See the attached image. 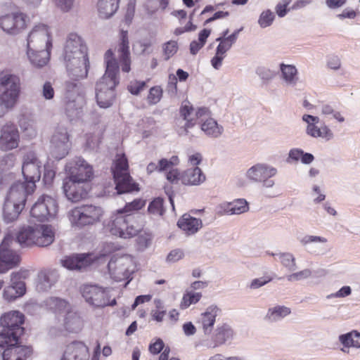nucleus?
Returning <instances> with one entry per match:
<instances>
[{
  "instance_id": "f257e3e1",
  "label": "nucleus",
  "mask_w": 360,
  "mask_h": 360,
  "mask_svg": "<svg viewBox=\"0 0 360 360\" xmlns=\"http://www.w3.org/2000/svg\"><path fill=\"white\" fill-rule=\"evenodd\" d=\"M45 307L54 315V321L50 333L56 335L67 333H78L82 330L84 323L77 312L65 300L51 297L44 301Z\"/></svg>"
},
{
  "instance_id": "f03ea898",
  "label": "nucleus",
  "mask_w": 360,
  "mask_h": 360,
  "mask_svg": "<svg viewBox=\"0 0 360 360\" xmlns=\"http://www.w3.org/2000/svg\"><path fill=\"white\" fill-rule=\"evenodd\" d=\"M104 59L106 70L96 84V96L98 105L107 108L112 105L115 98L114 88L118 83L117 75L119 67L111 50L105 52Z\"/></svg>"
},
{
  "instance_id": "7ed1b4c3",
  "label": "nucleus",
  "mask_w": 360,
  "mask_h": 360,
  "mask_svg": "<svg viewBox=\"0 0 360 360\" xmlns=\"http://www.w3.org/2000/svg\"><path fill=\"white\" fill-rule=\"evenodd\" d=\"M24 315L18 311L5 313L0 319V347L13 342L23 332Z\"/></svg>"
},
{
  "instance_id": "20e7f679",
  "label": "nucleus",
  "mask_w": 360,
  "mask_h": 360,
  "mask_svg": "<svg viewBox=\"0 0 360 360\" xmlns=\"http://www.w3.org/2000/svg\"><path fill=\"white\" fill-rule=\"evenodd\" d=\"M112 172L118 194L139 190L129 175L128 161L124 154L117 155Z\"/></svg>"
},
{
  "instance_id": "39448f33",
  "label": "nucleus",
  "mask_w": 360,
  "mask_h": 360,
  "mask_svg": "<svg viewBox=\"0 0 360 360\" xmlns=\"http://www.w3.org/2000/svg\"><path fill=\"white\" fill-rule=\"evenodd\" d=\"M103 214L104 211L101 207L84 205L71 210L68 217L72 226L81 228L99 222Z\"/></svg>"
},
{
  "instance_id": "423d86ee",
  "label": "nucleus",
  "mask_w": 360,
  "mask_h": 360,
  "mask_svg": "<svg viewBox=\"0 0 360 360\" xmlns=\"http://www.w3.org/2000/svg\"><path fill=\"white\" fill-rule=\"evenodd\" d=\"M65 110L70 120L79 117L84 104V97L82 86L78 83H65Z\"/></svg>"
},
{
  "instance_id": "0eeeda50",
  "label": "nucleus",
  "mask_w": 360,
  "mask_h": 360,
  "mask_svg": "<svg viewBox=\"0 0 360 360\" xmlns=\"http://www.w3.org/2000/svg\"><path fill=\"white\" fill-rule=\"evenodd\" d=\"M108 272L110 278L121 281L129 278L135 271L134 258L128 255H113L108 262Z\"/></svg>"
},
{
  "instance_id": "6e6552de",
  "label": "nucleus",
  "mask_w": 360,
  "mask_h": 360,
  "mask_svg": "<svg viewBox=\"0 0 360 360\" xmlns=\"http://www.w3.org/2000/svg\"><path fill=\"white\" fill-rule=\"evenodd\" d=\"M85 301L95 307H105L116 304L115 298H112L111 290L97 285H85L82 290Z\"/></svg>"
},
{
  "instance_id": "1a4fd4ad",
  "label": "nucleus",
  "mask_w": 360,
  "mask_h": 360,
  "mask_svg": "<svg viewBox=\"0 0 360 360\" xmlns=\"http://www.w3.org/2000/svg\"><path fill=\"white\" fill-rule=\"evenodd\" d=\"M15 240L10 233H5L0 245V274H4L18 265L20 256L15 250Z\"/></svg>"
},
{
  "instance_id": "9d476101",
  "label": "nucleus",
  "mask_w": 360,
  "mask_h": 360,
  "mask_svg": "<svg viewBox=\"0 0 360 360\" xmlns=\"http://www.w3.org/2000/svg\"><path fill=\"white\" fill-rule=\"evenodd\" d=\"M66 178L81 184H89L94 177L93 167L81 157H75L65 165Z\"/></svg>"
},
{
  "instance_id": "9b49d317",
  "label": "nucleus",
  "mask_w": 360,
  "mask_h": 360,
  "mask_svg": "<svg viewBox=\"0 0 360 360\" xmlns=\"http://www.w3.org/2000/svg\"><path fill=\"white\" fill-rule=\"evenodd\" d=\"M52 41L51 32L49 26L38 24L34 26L27 34L25 50L52 49Z\"/></svg>"
},
{
  "instance_id": "f8f14e48",
  "label": "nucleus",
  "mask_w": 360,
  "mask_h": 360,
  "mask_svg": "<svg viewBox=\"0 0 360 360\" xmlns=\"http://www.w3.org/2000/svg\"><path fill=\"white\" fill-rule=\"evenodd\" d=\"M208 112L205 108L195 110L189 102H184L179 112V117L176 120L177 131L179 135H186L188 129L195 124L198 117Z\"/></svg>"
},
{
  "instance_id": "ddd939ff",
  "label": "nucleus",
  "mask_w": 360,
  "mask_h": 360,
  "mask_svg": "<svg viewBox=\"0 0 360 360\" xmlns=\"http://www.w3.org/2000/svg\"><path fill=\"white\" fill-rule=\"evenodd\" d=\"M41 167L42 162L34 153H30L23 157L22 173L25 182L28 184L29 191H34L35 183L41 178Z\"/></svg>"
},
{
  "instance_id": "4468645a",
  "label": "nucleus",
  "mask_w": 360,
  "mask_h": 360,
  "mask_svg": "<svg viewBox=\"0 0 360 360\" xmlns=\"http://www.w3.org/2000/svg\"><path fill=\"white\" fill-rule=\"evenodd\" d=\"M58 212L56 200L48 195L39 196L30 210V215L39 221L49 220Z\"/></svg>"
},
{
  "instance_id": "2eb2a0df",
  "label": "nucleus",
  "mask_w": 360,
  "mask_h": 360,
  "mask_svg": "<svg viewBox=\"0 0 360 360\" xmlns=\"http://www.w3.org/2000/svg\"><path fill=\"white\" fill-rule=\"evenodd\" d=\"M29 274L27 270H20L11 274L10 284L6 286L3 291V297L6 300L13 301L25 293L26 287L22 279H25Z\"/></svg>"
},
{
  "instance_id": "dca6fc26",
  "label": "nucleus",
  "mask_w": 360,
  "mask_h": 360,
  "mask_svg": "<svg viewBox=\"0 0 360 360\" xmlns=\"http://www.w3.org/2000/svg\"><path fill=\"white\" fill-rule=\"evenodd\" d=\"M70 147L68 129L65 127L57 128L51 140V155L53 158L60 160L68 154Z\"/></svg>"
},
{
  "instance_id": "f3484780",
  "label": "nucleus",
  "mask_w": 360,
  "mask_h": 360,
  "mask_svg": "<svg viewBox=\"0 0 360 360\" xmlns=\"http://www.w3.org/2000/svg\"><path fill=\"white\" fill-rule=\"evenodd\" d=\"M68 74L74 80L87 76L89 67L88 55L63 58Z\"/></svg>"
},
{
  "instance_id": "a211bd4d",
  "label": "nucleus",
  "mask_w": 360,
  "mask_h": 360,
  "mask_svg": "<svg viewBox=\"0 0 360 360\" xmlns=\"http://www.w3.org/2000/svg\"><path fill=\"white\" fill-rule=\"evenodd\" d=\"M20 141L18 127L11 122H6L0 129V150L9 151L18 147Z\"/></svg>"
},
{
  "instance_id": "6ab92c4d",
  "label": "nucleus",
  "mask_w": 360,
  "mask_h": 360,
  "mask_svg": "<svg viewBox=\"0 0 360 360\" xmlns=\"http://www.w3.org/2000/svg\"><path fill=\"white\" fill-rule=\"evenodd\" d=\"M89 189V184H81L66 177L63 180V193L67 199L72 202H77L85 198Z\"/></svg>"
},
{
  "instance_id": "aec40b11",
  "label": "nucleus",
  "mask_w": 360,
  "mask_h": 360,
  "mask_svg": "<svg viewBox=\"0 0 360 360\" xmlns=\"http://www.w3.org/2000/svg\"><path fill=\"white\" fill-rule=\"evenodd\" d=\"M302 120L307 123L306 133L313 138H321L329 141L333 138V133L329 127L323 124L320 127L317 126L319 122V117L310 115H304Z\"/></svg>"
},
{
  "instance_id": "412c9836",
  "label": "nucleus",
  "mask_w": 360,
  "mask_h": 360,
  "mask_svg": "<svg viewBox=\"0 0 360 360\" xmlns=\"http://www.w3.org/2000/svg\"><path fill=\"white\" fill-rule=\"evenodd\" d=\"M87 55V47L83 39L77 33L68 34L63 49V58Z\"/></svg>"
},
{
  "instance_id": "4be33fe9",
  "label": "nucleus",
  "mask_w": 360,
  "mask_h": 360,
  "mask_svg": "<svg viewBox=\"0 0 360 360\" xmlns=\"http://www.w3.org/2000/svg\"><path fill=\"white\" fill-rule=\"evenodd\" d=\"M300 243L310 254L323 255L327 252L326 238L314 235H305L299 239Z\"/></svg>"
},
{
  "instance_id": "5701e85b",
  "label": "nucleus",
  "mask_w": 360,
  "mask_h": 360,
  "mask_svg": "<svg viewBox=\"0 0 360 360\" xmlns=\"http://www.w3.org/2000/svg\"><path fill=\"white\" fill-rule=\"evenodd\" d=\"M129 219H133V214H124L121 211L116 210L105 222V227L107 231L112 236L117 237L128 236V232H123L122 226H125V220Z\"/></svg>"
},
{
  "instance_id": "b1692460",
  "label": "nucleus",
  "mask_w": 360,
  "mask_h": 360,
  "mask_svg": "<svg viewBox=\"0 0 360 360\" xmlns=\"http://www.w3.org/2000/svg\"><path fill=\"white\" fill-rule=\"evenodd\" d=\"M277 174L276 168L265 163H257L245 172L246 179L251 183H259L265 177H273Z\"/></svg>"
},
{
  "instance_id": "393cba45",
  "label": "nucleus",
  "mask_w": 360,
  "mask_h": 360,
  "mask_svg": "<svg viewBox=\"0 0 360 360\" xmlns=\"http://www.w3.org/2000/svg\"><path fill=\"white\" fill-rule=\"evenodd\" d=\"M18 338L11 342H7L3 352L4 360H25L32 354V349L26 346L18 344Z\"/></svg>"
},
{
  "instance_id": "a878e982",
  "label": "nucleus",
  "mask_w": 360,
  "mask_h": 360,
  "mask_svg": "<svg viewBox=\"0 0 360 360\" xmlns=\"http://www.w3.org/2000/svg\"><path fill=\"white\" fill-rule=\"evenodd\" d=\"M25 25V16L22 13H13L0 18V27L4 32L10 34H17Z\"/></svg>"
},
{
  "instance_id": "bb28decb",
  "label": "nucleus",
  "mask_w": 360,
  "mask_h": 360,
  "mask_svg": "<svg viewBox=\"0 0 360 360\" xmlns=\"http://www.w3.org/2000/svg\"><path fill=\"white\" fill-rule=\"evenodd\" d=\"M221 309L215 304L207 307L198 318V323L205 334H210L213 330L216 319L221 314Z\"/></svg>"
},
{
  "instance_id": "cd10ccee",
  "label": "nucleus",
  "mask_w": 360,
  "mask_h": 360,
  "mask_svg": "<svg viewBox=\"0 0 360 360\" xmlns=\"http://www.w3.org/2000/svg\"><path fill=\"white\" fill-rule=\"evenodd\" d=\"M6 233H10L15 240V245H20L22 248L37 245L35 225L24 226L18 233L8 231Z\"/></svg>"
},
{
  "instance_id": "c85d7f7f",
  "label": "nucleus",
  "mask_w": 360,
  "mask_h": 360,
  "mask_svg": "<svg viewBox=\"0 0 360 360\" xmlns=\"http://www.w3.org/2000/svg\"><path fill=\"white\" fill-rule=\"evenodd\" d=\"M88 347L82 342L75 341L69 344L60 360H89Z\"/></svg>"
},
{
  "instance_id": "c756f323",
  "label": "nucleus",
  "mask_w": 360,
  "mask_h": 360,
  "mask_svg": "<svg viewBox=\"0 0 360 360\" xmlns=\"http://www.w3.org/2000/svg\"><path fill=\"white\" fill-rule=\"evenodd\" d=\"M92 261L91 255L81 254L64 257L60 260V264L69 270H82L89 266Z\"/></svg>"
},
{
  "instance_id": "7c9ffc66",
  "label": "nucleus",
  "mask_w": 360,
  "mask_h": 360,
  "mask_svg": "<svg viewBox=\"0 0 360 360\" xmlns=\"http://www.w3.org/2000/svg\"><path fill=\"white\" fill-rule=\"evenodd\" d=\"M51 49H32L25 50V56L30 63L38 68L46 65L49 61Z\"/></svg>"
},
{
  "instance_id": "2f4dec72",
  "label": "nucleus",
  "mask_w": 360,
  "mask_h": 360,
  "mask_svg": "<svg viewBox=\"0 0 360 360\" xmlns=\"http://www.w3.org/2000/svg\"><path fill=\"white\" fill-rule=\"evenodd\" d=\"M33 192L28 191V184L27 182L18 181L11 186L6 201L19 203L25 206L26 196Z\"/></svg>"
},
{
  "instance_id": "473e14b6",
  "label": "nucleus",
  "mask_w": 360,
  "mask_h": 360,
  "mask_svg": "<svg viewBox=\"0 0 360 360\" xmlns=\"http://www.w3.org/2000/svg\"><path fill=\"white\" fill-rule=\"evenodd\" d=\"M20 79L8 72L0 73V91H5L20 95Z\"/></svg>"
},
{
  "instance_id": "72a5a7b5",
  "label": "nucleus",
  "mask_w": 360,
  "mask_h": 360,
  "mask_svg": "<svg viewBox=\"0 0 360 360\" xmlns=\"http://www.w3.org/2000/svg\"><path fill=\"white\" fill-rule=\"evenodd\" d=\"M37 245L46 247L50 245L55 239V231L53 227L46 224H35Z\"/></svg>"
},
{
  "instance_id": "f704fd0d",
  "label": "nucleus",
  "mask_w": 360,
  "mask_h": 360,
  "mask_svg": "<svg viewBox=\"0 0 360 360\" xmlns=\"http://www.w3.org/2000/svg\"><path fill=\"white\" fill-rule=\"evenodd\" d=\"M291 309L285 305L276 304L268 308L264 319L269 323L281 321L291 314Z\"/></svg>"
},
{
  "instance_id": "c9c22d12",
  "label": "nucleus",
  "mask_w": 360,
  "mask_h": 360,
  "mask_svg": "<svg viewBox=\"0 0 360 360\" xmlns=\"http://www.w3.org/2000/svg\"><path fill=\"white\" fill-rule=\"evenodd\" d=\"M205 181V176L198 167L189 168L181 175V182L184 185L198 186Z\"/></svg>"
},
{
  "instance_id": "e433bc0d",
  "label": "nucleus",
  "mask_w": 360,
  "mask_h": 360,
  "mask_svg": "<svg viewBox=\"0 0 360 360\" xmlns=\"http://www.w3.org/2000/svg\"><path fill=\"white\" fill-rule=\"evenodd\" d=\"M280 70L283 85L287 87H295L299 81L298 71L296 67L293 65L281 63Z\"/></svg>"
},
{
  "instance_id": "4c0bfd02",
  "label": "nucleus",
  "mask_w": 360,
  "mask_h": 360,
  "mask_svg": "<svg viewBox=\"0 0 360 360\" xmlns=\"http://www.w3.org/2000/svg\"><path fill=\"white\" fill-rule=\"evenodd\" d=\"M178 226L188 235L198 232L202 226L201 219L184 214L178 221Z\"/></svg>"
},
{
  "instance_id": "58836bf2",
  "label": "nucleus",
  "mask_w": 360,
  "mask_h": 360,
  "mask_svg": "<svg viewBox=\"0 0 360 360\" xmlns=\"http://www.w3.org/2000/svg\"><path fill=\"white\" fill-rule=\"evenodd\" d=\"M129 40L127 32H122V41L118 49L122 70L124 72L130 71V53L129 50Z\"/></svg>"
},
{
  "instance_id": "ea45409f",
  "label": "nucleus",
  "mask_w": 360,
  "mask_h": 360,
  "mask_svg": "<svg viewBox=\"0 0 360 360\" xmlns=\"http://www.w3.org/2000/svg\"><path fill=\"white\" fill-rule=\"evenodd\" d=\"M233 331L226 323L218 326L213 336V347H217L225 344L227 341L232 340Z\"/></svg>"
},
{
  "instance_id": "a19ab883",
  "label": "nucleus",
  "mask_w": 360,
  "mask_h": 360,
  "mask_svg": "<svg viewBox=\"0 0 360 360\" xmlns=\"http://www.w3.org/2000/svg\"><path fill=\"white\" fill-rule=\"evenodd\" d=\"M143 228V224L140 215L133 214V219L125 220V226H122L124 233L128 232V236H120L119 238L127 239L136 236Z\"/></svg>"
},
{
  "instance_id": "79ce46f5",
  "label": "nucleus",
  "mask_w": 360,
  "mask_h": 360,
  "mask_svg": "<svg viewBox=\"0 0 360 360\" xmlns=\"http://www.w3.org/2000/svg\"><path fill=\"white\" fill-rule=\"evenodd\" d=\"M120 0H98L97 8L101 18L107 19L117 11Z\"/></svg>"
},
{
  "instance_id": "37998d69",
  "label": "nucleus",
  "mask_w": 360,
  "mask_h": 360,
  "mask_svg": "<svg viewBox=\"0 0 360 360\" xmlns=\"http://www.w3.org/2000/svg\"><path fill=\"white\" fill-rule=\"evenodd\" d=\"M202 131L208 136L212 138H218L224 133V127L222 125L212 117H209L204 120L201 124Z\"/></svg>"
},
{
  "instance_id": "c03bdc74",
  "label": "nucleus",
  "mask_w": 360,
  "mask_h": 360,
  "mask_svg": "<svg viewBox=\"0 0 360 360\" xmlns=\"http://www.w3.org/2000/svg\"><path fill=\"white\" fill-rule=\"evenodd\" d=\"M224 211L229 215L240 214L248 211V202L243 198L237 199L231 202H226L222 205Z\"/></svg>"
},
{
  "instance_id": "a18cd8bd",
  "label": "nucleus",
  "mask_w": 360,
  "mask_h": 360,
  "mask_svg": "<svg viewBox=\"0 0 360 360\" xmlns=\"http://www.w3.org/2000/svg\"><path fill=\"white\" fill-rule=\"evenodd\" d=\"M23 208L21 204L6 201L3 210L4 221L9 223L16 220Z\"/></svg>"
},
{
  "instance_id": "49530a36",
  "label": "nucleus",
  "mask_w": 360,
  "mask_h": 360,
  "mask_svg": "<svg viewBox=\"0 0 360 360\" xmlns=\"http://www.w3.org/2000/svg\"><path fill=\"white\" fill-rule=\"evenodd\" d=\"M59 274L56 270H50L40 276V281L37 285L39 290L46 291L54 285L58 281Z\"/></svg>"
},
{
  "instance_id": "de8ad7c7",
  "label": "nucleus",
  "mask_w": 360,
  "mask_h": 360,
  "mask_svg": "<svg viewBox=\"0 0 360 360\" xmlns=\"http://www.w3.org/2000/svg\"><path fill=\"white\" fill-rule=\"evenodd\" d=\"M272 256H276L281 266L287 271L293 272L297 269L296 259L293 254L286 252H279L277 254L271 253Z\"/></svg>"
},
{
  "instance_id": "09e8293b",
  "label": "nucleus",
  "mask_w": 360,
  "mask_h": 360,
  "mask_svg": "<svg viewBox=\"0 0 360 360\" xmlns=\"http://www.w3.org/2000/svg\"><path fill=\"white\" fill-rule=\"evenodd\" d=\"M271 177H265L263 181L259 183L262 184V195L268 198H276L279 195L278 191L276 188H274L275 181L271 179Z\"/></svg>"
},
{
  "instance_id": "8fccbe9b",
  "label": "nucleus",
  "mask_w": 360,
  "mask_h": 360,
  "mask_svg": "<svg viewBox=\"0 0 360 360\" xmlns=\"http://www.w3.org/2000/svg\"><path fill=\"white\" fill-rule=\"evenodd\" d=\"M202 297V293L195 292L193 290H187L186 292L184 294L181 302V309H187L191 304H196L200 301Z\"/></svg>"
},
{
  "instance_id": "3c124183",
  "label": "nucleus",
  "mask_w": 360,
  "mask_h": 360,
  "mask_svg": "<svg viewBox=\"0 0 360 360\" xmlns=\"http://www.w3.org/2000/svg\"><path fill=\"white\" fill-rule=\"evenodd\" d=\"M211 31L207 29L202 30L198 35V41H193L190 44V51L193 55L196 54L198 51L205 45Z\"/></svg>"
},
{
  "instance_id": "603ef678",
  "label": "nucleus",
  "mask_w": 360,
  "mask_h": 360,
  "mask_svg": "<svg viewBox=\"0 0 360 360\" xmlns=\"http://www.w3.org/2000/svg\"><path fill=\"white\" fill-rule=\"evenodd\" d=\"M321 114L326 117L333 118L339 122H345V117L342 115L341 112L335 110L332 105L328 104H323L320 107Z\"/></svg>"
},
{
  "instance_id": "864d4df0",
  "label": "nucleus",
  "mask_w": 360,
  "mask_h": 360,
  "mask_svg": "<svg viewBox=\"0 0 360 360\" xmlns=\"http://www.w3.org/2000/svg\"><path fill=\"white\" fill-rule=\"evenodd\" d=\"M20 96V95L19 94L11 92L0 91V99L11 110H13L18 104Z\"/></svg>"
},
{
  "instance_id": "5fc2aeb1",
  "label": "nucleus",
  "mask_w": 360,
  "mask_h": 360,
  "mask_svg": "<svg viewBox=\"0 0 360 360\" xmlns=\"http://www.w3.org/2000/svg\"><path fill=\"white\" fill-rule=\"evenodd\" d=\"M217 41H219V44L217 47L216 51L219 52L221 55H225L226 53L231 48L233 44H234V37H232V39H230L227 37H218L216 39Z\"/></svg>"
},
{
  "instance_id": "6e6d98bb",
  "label": "nucleus",
  "mask_w": 360,
  "mask_h": 360,
  "mask_svg": "<svg viewBox=\"0 0 360 360\" xmlns=\"http://www.w3.org/2000/svg\"><path fill=\"white\" fill-rule=\"evenodd\" d=\"M145 200L141 199H136L131 202L127 203L124 208L117 210L121 211V212L124 214H132L131 212L141 210L145 206Z\"/></svg>"
},
{
  "instance_id": "4d7b16f0",
  "label": "nucleus",
  "mask_w": 360,
  "mask_h": 360,
  "mask_svg": "<svg viewBox=\"0 0 360 360\" xmlns=\"http://www.w3.org/2000/svg\"><path fill=\"white\" fill-rule=\"evenodd\" d=\"M275 19L274 13L269 9L264 11L258 19V24L262 28H266L272 25Z\"/></svg>"
},
{
  "instance_id": "13d9d810",
  "label": "nucleus",
  "mask_w": 360,
  "mask_h": 360,
  "mask_svg": "<svg viewBox=\"0 0 360 360\" xmlns=\"http://www.w3.org/2000/svg\"><path fill=\"white\" fill-rule=\"evenodd\" d=\"M311 276V271L309 269L293 272L286 276V279L289 282H297L309 278Z\"/></svg>"
},
{
  "instance_id": "bf43d9fd",
  "label": "nucleus",
  "mask_w": 360,
  "mask_h": 360,
  "mask_svg": "<svg viewBox=\"0 0 360 360\" xmlns=\"http://www.w3.org/2000/svg\"><path fill=\"white\" fill-rule=\"evenodd\" d=\"M162 89L159 86H155L149 90L148 95L147 96V101L150 105L157 104L162 98Z\"/></svg>"
},
{
  "instance_id": "052dcab7",
  "label": "nucleus",
  "mask_w": 360,
  "mask_h": 360,
  "mask_svg": "<svg viewBox=\"0 0 360 360\" xmlns=\"http://www.w3.org/2000/svg\"><path fill=\"white\" fill-rule=\"evenodd\" d=\"M16 157L13 153H8L0 158V169L6 171L12 168L15 162Z\"/></svg>"
},
{
  "instance_id": "680f3d73",
  "label": "nucleus",
  "mask_w": 360,
  "mask_h": 360,
  "mask_svg": "<svg viewBox=\"0 0 360 360\" xmlns=\"http://www.w3.org/2000/svg\"><path fill=\"white\" fill-rule=\"evenodd\" d=\"M148 211L153 215H162L163 214V200L161 198H155L150 203Z\"/></svg>"
},
{
  "instance_id": "e2e57ef3",
  "label": "nucleus",
  "mask_w": 360,
  "mask_h": 360,
  "mask_svg": "<svg viewBox=\"0 0 360 360\" xmlns=\"http://www.w3.org/2000/svg\"><path fill=\"white\" fill-rule=\"evenodd\" d=\"M179 164V159L178 156L173 155L169 160L163 158L159 161V169L160 171H167L174 166Z\"/></svg>"
},
{
  "instance_id": "0e129e2a",
  "label": "nucleus",
  "mask_w": 360,
  "mask_h": 360,
  "mask_svg": "<svg viewBox=\"0 0 360 360\" xmlns=\"http://www.w3.org/2000/svg\"><path fill=\"white\" fill-rule=\"evenodd\" d=\"M146 86V83L144 81L133 80L131 81L128 85L129 91L133 95H139Z\"/></svg>"
},
{
  "instance_id": "69168bd1",
  "label": "nucleus",
  "mask_w": 360,
  "mask_h": 360,
  "mask_svg": "<svg viewBox=\"0 0 360 360\" xmlns=\"http://www.w3.org/2000/svg\"><path fill=\"white\" fill-rule=\"evenodd\" d=\"M53 2L60 11L68 13L73 8L75 0H53Z\"/></svg>"
},
{
  "instance_id": "338daca9",
  "label": "nucleus",
  "mask_w": 360,
  "mask_h": 360,
  "mask_svg": "<svg viewBox=\"0 0 360 360\" xmlns=\"http://www.w3.org/2000/svg\"><path fill=\"white\" fill-rule=\"evenodd\" d=\"M185 256L184 251L176 248L171 250L167 256L166 260L169 263H175L182 259Z\"/></svg>"
},
{
  "instance_id": "774afa93",
  "label": "nucleus",
  "mask_w": 360,
  "mask_h": 360,
  "mask_svg": "<svg viewBox=\"0 0 360 360\" xmlns=\"http://www.w3.org/2000/svg\"><path fill=\"white\" fill-rule=\"evenodd\" d=\"M256 74L264 82H269L274 77V72L271 70L264 67L257 68L256 70Z\"/></svg>"
}]
</instances>
